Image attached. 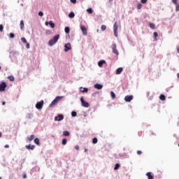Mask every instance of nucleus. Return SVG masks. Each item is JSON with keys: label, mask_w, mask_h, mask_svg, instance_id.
<instances>
[{"label": "nucleus", "mask_w": 179, "mask_h": 179, "mask_svg": "<svg viewBox=\"0 0 179 179\" xmlns=\"http://www.w3.org/2000/svg\"><path fill=\"white\" fill-rule=\"evenodd\" d=\"M159 99L162 101H164V100H166V96H164V94H161L160 96H159Z\"/></svg>", "instance_id": "obj_21"}, {"label": "nucleus", "mask_w": 179, "mask_h": 179, "mask_svg": "<svg viewBox=\"0 0 179 179\" xmlns=\"http://www.w3.org/2000/svg\"><path fill=\"white\" fill-rule=\"evenodd\" d=\"M178 76V78H179V73H178V76Z\"/></svg>", "instance_id": "obj_52"}, {"label": "nucleus", "mask_w": 179, "mask_h": 179, "mask_svg": "<svg viewBox=\"0 0 179 179\" xmlns=\"http://www.w3.org/2000/svg\"><path fill=\"white\" fill-rule=\"evenodd\" d=\"M78 115V113L76 111L71 112V117H76Z\"/></svg>", "instance_id": "obj_31"}, {"label": "nucleus", "mask_w": 179, "mask_h": 179, "mask_svg": "<svg viewBox=\"0 0 179 179\" xmlns=\"http://www.w3.org/2000/svg\"><path fill=\"white\" fill-rule=\"evenodd\" d=\"M33 139H34V135H31L27 138V141H28V142H31Z\"/></svg>", "instance_id": "obj_17"}, {"label": "nucleus", "mask_w": 179, "mask_h": 179, "mask_svg": "<svg viewBox=\"0 0 179 179\" xmlns=\"http://www.w3.org/2000/svg\"><path fill=\"white\" fill-rule=\"evenodd\" d=\"M8 79H9L11 82H13V80H15V78L13 76H8Z\"/></svg>", "instance_id": "obj_33"}, {"label": "nucleus", "mask_w": 179, "mask_h": 179, "mask_svg": "<svg viewBox=\"0 0 179 179\" xmlns=\"http://www.w3.org/2000/svg\"><path fill=\"white\" fill-rule=\"evenodd\" d=\"M63 135H64V136H69V135H70L69 131H64Z\"/></svg>", "instance_id": "obj_23"}, {"label": "nucleus", "mask_w": 179, "mask_h": 179, "mask_svg": "<svg viewBox=\"0 0 179 179\" xmlns=\"http://www.w3.org/2000/svg\"><path fill=\"white\" fill-rule=\"evenodd\" d=\"M87 13H90V15H92V13H93V10L92 9V8H90L87 9Z\"/></svg>", "instance_id": "obj_24"}, {"label": "nucleus", "mask_w": 179, "mask_h": 179, "mask_svg": "<svg viewBox=\"0 0 179 179\" xmlns=\"http://www.w3.org/2000/svg\"><path fill=\"white\" fill-rule=\"evenodd\" d=\"M142 8V4L141 3H138L137 5V9H141Z\"/></svg>", "instance_id": "obj_37"}, {"label": "nucleus", "mask_w": 179, "mask_h": 179, "mask_svg": "<svg viewBox=\"0 0 179 179\" xmlns=\"http://www.w3.org/2000/svg\"><path fill=\"white\" fill-rule=\"evenodd\" d=\"M0 69H1V66H0Z\"/></svg>", "instance_id": "obj_57"}, {"label": "nucleus", "mask_w": 179, "mask_h": 179, "mask_svg": "<svg viewBox=\"0 0 179 179\" xmlns=\"http://www.w3.org/2000/svg\"><path fill=\"white\" fill-rule=\"evenodd\" d=\"M92 143H97V138H93Z\"/></svg>", "instance_id": "obj_39"}, {"label": "nucleus", "mask_w": 179, "mask_h": 179, "mask_svg": "<svg viewBox=\"0 0 179 179\" xmlns=\"http://www.w3.org/2000/svg\"><path fill=\"white\" fill-rule=\"evenodd\" d=\"M118 22H115L113 25V31L115 37H118Z\"/></svg>", "instance_id": "obj_3"}, {"label": "nucleus", "mask_w": 179, "mask_h": 179, "mask_svg": "<svg viewBox=\"0 0 179 179\" xmlns=\"http://www.w3.org/2000/svg\"><path fill=\"white\" fill-rule=\"evenodd\" d=\"M107 29V27L106 25H101V30L102 31H104Z\"/></svg>", "instance_id": "obj_27"}, {"label": "nucleus", "mask_w": 179, "mask_h": 179, "mask_svg": "<svg viewBox=\"0 0 179 179\" xmlns=\"http://www.w3.org/2000/svg\"><path fill=\"white\" fill-rule=\"evenodd\" d=\"M104 64H106V60H101L98 62V66H99V68H101V66H103Z\"/></svg>", "instance_id": "obj_15"}, {"label": "nucleus", "mask_w": 179, "mask_h": 179, "mask_svg": "<svg viewBox=\"0 0 179 179\" xmlns=\"http://www.w3.org/2000/svg\"><path fill=\"white\" fill-rule=\"evenodd\" d=\"M0 179H2V178H1V177H0Z\"/></svg>", "instance_id": "obj_56"}, {"label": "nucleus", "mask_w": 179, "mask_h": 179, "mask_svg": "<svg viewBox=\"0 0 179 179\" xmlns=\"http://www.w3.org/2000/svg\"><path fill=\"white\" fill-rule=\"evenodd\" d=\"M75 149H76V150H79V145H76V146H75Z\"/></svg>", "instance_id": "obj_46"}, {"label": "nucleus", "mask_w": 179, "mask_h": 179, "mask_svg": "<svg viewBox=\"0 0 179 179\" xmlns=\"http://www.w3.org/2000/svg\"><path fill=\"white\" fill-rule=\"evenodd\" d=\"M120 169V164H116L114 167V170H118Z\"/></svg>", "instance_id": "obj_32"}, {"label": "nucleus", "mask_w": 179, "mask_h": 179, "mask_svg": "<svg viewBox=\"0 0 179 179\" xmlns=\"http://www.w3.org/2000/svg\"><path fill=\"white\" fill-rule=\"evenodd\" d=\"M26 48H27V50H29V48H30V44L27 43Z\"/></svg>", "instance_id": "obj_44"}, {"label": "nucleus", "mask_w": 179, "mask_h": 179, "mask_svg": "<svg viewBox=\"0 0 179 179\" xmlns=\"http://www.w3.org/2000/svg\"><path fill=\"white\" fill-rule=\"evenodd\" d=\"M8 85H6V83L2 82L0 83V92H5V90L6 89V87Z\"/></svg>", "instance_id": "obj_5"}, {"label": "nucleus", "mask_w": 179, "mask_h": 179, "mask_svg": "<svg viewBox=\"0 0 179 179\" xmlns=\"http://www.w3.org/2000/svg\"><path fill=\"white\" fill-rule=\"evenodd\" d=\"M45 26H48V24H50V26L52 29H54V27H55V24H54V22H52V21L45 22Z\"/></svg>", "instance_id": "obj_11"}, {"label": "nucleus", "mask_w": 179, "mask_h": 179, "mask_svg": "<svg viewBox=\"0 0 179 179\" xmlns=\"http://www.w3.org/2000/svg\"><path fill=\"white\" fill-rule=\"evenodd\" d=\"M134 100V96L132 95H127L124 97V101L127 103H130V101H132Z\"/></svg>", "instance_id": "obj_9"}, {"label": "nucleus", "mask_w": 179, "mask_h": 179, "mask_svg": "<svg viewBox=\"0 0 179 179\" xmlns=\"http://www.w3.org/2000/svg\"><path fill=\"white\" fill-rule=\"evenodd\" d=\"M66 142H67V140L65 139V138H64V139L62 140V145H66Z\"/></svg>", "instance_id": "obj_38"}, {"label": "nucleus", "mask_w": 179, "mask_h": 179, "mask_svg": "<svg viewBox=\"0 0 179 179\" xmlns=\"http://www.w3.org/2000/svg\"><path fill=\"white\" fill-rule=\"evenodd\" d=\"M10 38H15V34L10 33Z\"/></svg>", "instance_id": "obj_35"}, {"label": "nucleus", "mask_w": 179, "mask_h": 179, "mask_svg": "<svg viewBox=\"0 0 179 179\" xmlns=\"http://www.w3.org/2000/svg\"><path fill=\"white\" fill-rule=\"evenodd\" d=\"M97 33H99V29H97Z\"/></svg>", "instance_id": "obj_54"}, {"label": "nucleus", "mask_w": 179, "mask_h": 179, "mask_svg": "<svg viewBox=\"0 0 179 179\" xmlns=\"http://www.w3.org/2000/svg\"><path fill=\"white\" fill-rule=\"evenodd\" d=\"M178 146H179V144H178Z\"/></svg>", "instance_id": "obj_58"}, {"label": "nucleus", "mask_w": 179, "mask_h": 179, "mask_svg": "<svg viewBox=\"0 0 179 179\" xmlns=\"http://www.w3.org/2000/svg\"><path fill=\"white\" fill-rule=\"evenodd\" d=\"M0 31H3V26L0 24Z\"/></svg>", "instance_id": "obj_41"}, {"label": "nucleus", "mask_w": 179, "mask_h": 179, "mask_svg": "<svg viewBox=\"0 0 179 179\" xmlns=\"http://www.w3.org/2000/svg\"><path fill=\"white\" fill-rule=\"evenodd\" d=\"M43 106H44V101L42 100L39 102H37L36 104V108H37V110H41V108H43Z\"/></svg>", "instance_id": "obj_4"}, {"label": "nucleus", "mask_w": 179, "mask_h": 179, "mask_svg": "<svg viewBox=\"0 0 179 179\" xmlns=\"http://www.w3.org/2000/svg\"><path fill=\"white\" fill-rule=\"evenodd\" d=\"M72 47L71 46V44L66 43L64 45V52H68L69 51V50H71Z\"/></svg>", "instance_id": "obj_10"}, {"label": "nucleus", "mask_w": 179, "mask_h": 179, "mask_svg": "<svg viewBox=\"0 0 179 179\" xmlns=\"http://www.w3.org/2000/svg\"><path fill=\"white\" fill-rule=\"evenodd\" d=\"M176 6V12H178V10H179V4L178 3V4H175Z\"/></svg>", "instance_id": "obj_36"}, {"label": "nucleus", "mask_w": 179, "mask_h": 179, "mask_svg": "<svg viewBox=\"0 0 179 179\" xmlns=\"http://www.w3.org/2000/svg\"><path fill=\"white\" fill-rule=\"evenodd\" d=\"M94 87L95 89H97L98 90H101V89H103V85H101V84H95L94 85Z\"/></svg>", "instance_id": "obj_13"}, {"label": "nucleus", "mask_w": 179, "mask_h": 179, "mask_svg": "<svg viewBox=\"0 0 179 179\" xmlns=\"http://www.w3.org/2000/svg\"><path fill=\"white\" fill-rule=\"evenodd\" d=\"M80 101L82 103L83 107H85V108H87L90 106L89 103L86 102L83 97L80 98Z\"/></svg>", "instance_id": "obj_6"}, {"label": "nucleus", "mask_w": 179, "mask_h": 179, "mask_svg": "<svg viewBox=\"0 0 179 179\" xmlns=\"http://www.w3.org/2000/svg\"><path fill=\"white\" fill-rule=\"evenodd\" d=\"M62 99H64V96H56V98L52 101V103L50 104L49 107H54V106H55V104H57V103H58V101H59V100H61Z\"/></svg>", "instance_id": "obj_2"}, {"label": "nucleus", "mask_w": 179, "mask_h": 179, "mask_svg": "<svg viewBox=\"0 0 179 179\" xmlns=\"http://www.w3.org/2000/svg\"><path fill=\"white\" fill-rule=\"evenodd\" d=\"M146 176H148V179H153V176H152V173L150 172H148L146 173Z\"/></svg>", "instance_id": "obj_19"}, {"label": "nucleus", "mask_w": 179, "mask_h": 179, "mask_svg": "<svg viewBox=\"0 0 179 179\" xmlns=\"http://www.w3.org/2000/svg\"><path fill=\"white\" fill-rule=\"evenodd\" d=\"M150 27L152 29H156V25H155L153 23H150Z\"/></svg>", "instance_id": "obj_26"}, {"label": "nucleus", "mask_w": 179, "mask_h": 179, "mask_svg": "<svg viewBox=\"0 0 179 179\" xmlns=\"http://www.w3.org/2000/svg\"><path fill=\"white\" fill-rule=\"evenodd\" d=\"M124 69H122V67H120L118 69H117L116 70V75H120V73L122 72Z\"/></svg>", "instance_id": "obj_16"}, {"label": "nucleus", "mask_w": 179, "mask_h": 179, "mask_svg": "<svg viewBox=\"0 0 179 179\" xmlns=\"http://www.w3.org/2000/svg\"><path fill=\"white\" fill-rule=\"evenodd\" d=\"M5 104H6L5 101H3L2 102V106H5Z\"/></svg>", "instance_id": "obj_50"}, {"label": "nucleus", "mask_w": 179, "mask_h": 179, "mask_svg": "<svg viewBox=\"0 0 179 179\" xmlns=\"http://www.w3.org/2000/svg\"><path fill=\"white\" fill-rule=\"evenodd\" d=\"M26 149H28L29 150H34V145H26L25 146Z\"/></svg>", "instance_id": "obj_18"}, {"label": "nucleus", "mask_w": 179, "mask_h": 179, "mask_svg": "<svg viewBox=\"0 0 179 179\" xmlns=\"http://www.w3.org/2000/svg\"><path fill=\"white\" fill-rule=\"evenodd\" d=\"M71 2L72 3H76V0H71Z\"/></svg>", "instance_id": "obj_47"}, {"label": "nucleus", "mask_w": 179, "mask_h": 179, "mask_svg": "<svg viewBox=\"0 0 179 179\" xmlns=\"http://www.w3.org/2000/svg\"><path fill=\"white\" fill-rule=\"evenodd\" d=\"M38 16H41V17L44 16V13H43V11H39Z\"/></svg>", "instance_id": "obj_34"}, {"label": "nucleus", "mask_w": 179, "mask_h": 179, "mask_svg": "<svg viewBox=\"0 0 179 179\" xmlns=\"http://www.w3.org/2000/svg\"><path fill=\"white\" fill-rule=\"evenodd\" d=\"M58 40H59V35L55 36L52 39H50L48 42L49 47H52V45H55L57 43H58Z\"/></svg>", "instance_id": "obj_1"}, {"label": "nucleus", "mask_w": 179, "mask_h": 179, "mask_svg": "<svg viewBox=\"0 0 179 179\" xmlns=\"http://www.w3.org/2000/svg\"><path fill=\"white\" fill-rule=\"evenodd\" d=\"M24 178H26V175L24 176Z\"/></svg>", "instance_id": "obj_53"}, {"label": "nucleus", "mask_w": 179, "mask_h": 179, "mask_svg": "<svg viewBox=\"0 0 179 179\" xmlns=\"http://www.w3.org/2000/svg\"><path fill=\"white\" fill-rule=\"evenodd\" d=\"M21 41H22V43H23L24 44H27V40H26L25 38H21Z\"/></svg>", "instance_id": "obj_28"}, {"label": "nucleus", "mask_w": 179, "mask_h": 179, "mask_svg": "<svg viewBox=\"0 0 179 179\" xmlns=\"http://www.w3.org/2000/svg\"><path fill=\"white\" fill-rule=\"evenodd\" d=\"M142 3H146L148 2V0H141Z\"/></svg>", "instance_id": "obj_45"}, {"label": "nucleus", "mask_w": 179, "mask_h": 179, "mask_svg": "<svg viewBox=\"0 0 179 179\" xmlns=\"http://www.w3.org/2000/svg\"><path fill=\"white\" fill-rule=\"evenodd\" d=\"M69 17H71V18L75 17V13H73V12L70 13L69 14Z\"/></svg>", "instance_id": "obj_25"}, {"label": "nucleus", "mask_w": 179, "mask_h": 179, "mask_svg": "<svg viewBox=\"0 0 179 179\" xmlns=\"http://www.w3.org/2000/svg\"><path fill=\"white\" fill-rule=\"evenodd\" d=\"M178 0H172L173 3H174L175 5H177L178 3H177Z\"/></svg>", "instance_id": "obj_42"}, {"label": "nucleus", "mask_w": 179, "mask_h": 179, "mask_svg": "<svg viewBox=\"0 0 179 179\" xmlns=\"http://www.w3.org/2000/svg\"><path fill=\"white\" fill-rule=\"evenodd\" d=\"M80 92H82V93H87V92H89V89L86 88V87H80Z\"/></svg>", "instance_id": "obj_14"}, {"label": "nucleus", "mask_w": 179, "mask_h": 179, "mask_svg": "<svg viewBox=\"0 0 179 179\" xmlns=\"http://www.w3.org/2000/svg\"><path fill=\"white\" fill-rule=\"evenodd\" d=\"M34 142L36 145H40V140L37 138L34 139Z\"/></svg>", "instance_id": "obj_22"}, {"label": "nucleus", "mask_w": 179, "mask_h": 179, "mask_svg": "<svg viewBox=\"0 0 179 179\" xmlns=\"http://www.w3.org/2000/svg\"><path fill=\"white\" fill-rule=\"evenodd\" d=\"M110 96L112 99H115V93H114V92L113 91L110 92Z\"/></svg>", "instance_id": "obj_30"}, {"label": "nucleus", "mask_w": 179, "mask_h": 179, "mask_svg": "<svg viewBox=\"0 0 179 179\" xmlns=\"http://www.w3.org/2000/svg\"><path fill=\"white\" fill-rule=\"evenodd\" d=\"M4 148H9V145H6L4 146Z\"/></svg>", "instance_id": "obj_49"}, {"label": "nucleus", "mask_w": 179, "mask_h": 179, "mask_svg": "<svg viewBox=\"0 0 179 179\" xmlns=\"http://www.w3.org/2000/svg\"><path fill=\"white\" fill-rule=\"evenodd\" d=\"M1 136V133H0V137Z\"/></svg>", "instance_id": "obj_55"}, {"label": "nucleus", "mask_w": 179, "mask_h": 179, "mask_svg": "<svg viewBox=\"0 0 179 179\" xmlns=\"http://www.w3.org/2000/svg\"><path fill=\"white\" fill-rule=\"evenodd\" d=\"M20 28L21 30H23V29H24V22H23V20L20 21Z\"/></svg>", "instance_id": "obj_20"}, {"label": "nucleus", "mask_w": 179, "mask_h": 179, "mask_svg": "<svg viewBox=\"0 0 179 179\" xmlns=\"http://www.w3.org/2000/svg\"><path fill=\"white\" fill-rule=\"evenodd\" d=\"M157 36H159V34H157V32H154V36L155 37H157Z\"/></svg>", "instance_id": "obj_43"}, {"label": "nucleus", "mask_w": 179, "mask_h": 179, "mask_svg": "<svg viewBox=\"0 0 179 179\" xmlns=\"http://www.w3.org/2000/svg\"><path fill=\"white\" fill-rule=\"evenodd\" d=\"M80 29L82 31L83 36H87V29L86 28V27L80 25Z\"/></svg>", "instance_id": "obj_8"}, {"label": "nucleus", "mask_w": 179, "mask_h": 179, "mask_svg": "<svg viewBox=\"0 0 179 179\" xmlns=\"http://www.w3.org/2000/svg\"><path fill=\"white\" fill-rule=\"evenodd\" d=\"M85 152H87V149H85Z\"/></svg>", "instance_id": "obj_51"}, {"label": "nucleus", "mask_w": 179, "mask_h": 179, "mask_svg": "<svg viewBox=\"0 0 179 179\" xmlns=\"http://www.w3.org/2000/svg\"><path fill=\"white\" fill-rule=\"evenodd\" d=\"M137 153H138V155H141L142 154V151L138 150V151H137Z\"/></svg>", "instance_id": "obj_48"}, {"label": "nucleus", "mask_w": 179, "mask_h": 179, "mask_svg": "<svg viewBox=\"0 0 179 179\" xmlns=\"http://www.w3.org/2000/svg\"><path fill=\"white\" fill-rule=\"evenodd\" d=\"M45 34H48V35L51 34V31L50 30H46L45 31Z\"/></svg>", "instance_id": "obj_40"}, {"label": "nucleus", "mask_w": 179, "mask_h": 179, "mask_svg": "<svg viewBox=\"0 0 179 179\" xmlns=\"http://www.w3.org/2000/svg\"><path fill=\"white\" fill-rule=\"evenodd\" d=\"M112 51L113 52V54H115V55H118V50H117V44L113 43L112 45Z\"/></svg>", "instance_id": "obj_7"}, {"label": "nucleus", "mask_w": 179, "mask_h": 179, "mask_svg": "<svg viewBox=\"0 0 179 179\" xmlns=\"http://www.w3.org/2000/svg\"><path fill=\"white\" fill-rule=\"evenodd\" d=\"M64 31H65V33H66L67 34H69V31H70L69 27H65Z\"/></svg>", "instance_id": "obj_29"}, {"label": "nucleus", "mask_w": 179, "mask_h": 179, "mask_svg": "<svg viewBox=\"0 0 179 179\" xmlns=\"http://www.w3.org/2000/svg\"><path fill=\"white\" fill-rule=\"evenodd\" d=\"M62 120H64L63 115H58L55 117V121H62Z\"/></svg>", "instance_id": "obj_12"}]
</instances>
